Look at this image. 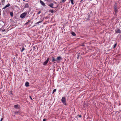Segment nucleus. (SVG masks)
<instances>
[{"label": "nucleus", "mask_w": 121, "mask_h": 121, "mask_svg": "<svg viewBox=\"0 0 121 121\" xmlns=\"http://www.w3.org/2000/svg\"><path fill=\"white\" fill-rule=\"evenodd\" d=\"M27 14V12H25L21 14L20 16V17L22 18H24L25 16Z\"/></svg>", "instance_id": "f257e3e1"}, {"label": "nucleus", "mask_w": 121, "mask_h": 121, "mask_svg": "<svg viewBox=\"0 0 121 121\" xmlns=\"http://www.w3.org/2000/svg\"><path fill=\"white\" fill-rule=\"evenodd\" d=\"M61 101L63 104L65 105H66V103L65 102L66 100L65 98L64 97H63L61 99Z\"/></svg>", "instance_id": "f03ea898"}, {"label": "nucleus", "mask_w": 121, "mask_h": 121, "mask_svg": "<svg viewBox=\"0 0 121 121\" xmlns=\"http://www.w3.org/2000/svg\"><path fill=\"white\" fill-rule=\"evenodd\" d=\"M115 32L117 34L121 33V30L120 29H117L115 30Z\"/></svg>", "instance_id": "7ed1b4c3"}, {"label": "nucleus", "mask_w": 121, "mask_h": 121, "mask_svg": "<svg viewBox=\"0 0 121 121\" xmlns=\"http://www.w3.org/2000/svg\"><path fill=\"white\" fill-rule=\"evenodd\" d=\"M62 59V58L60 56H59L57 57V58L56 59L57 62H58L60 60H61Z\"/></svg>", "instance_id": "20e7f679"}, {"label": "nucleus", "mask_w": 121, "mask_h": 121, "mask_svg": "<svg viewBox=\"0 0 121 121\" xmlns=\"http://www.w3.org/2000/svg\"><path fill=\"white\" fill-rule=\"evenodd\" d=\"M21 49L20 48V49H21V52H22L24 51L25 50V48L24 47V46L23 45H22L21 47Z\"/></svg>", "instance_id": "39448f33"}, {"label": "nucleus", "mask_w": 121, "mask_h": 121, "mask_svg": "<svg viewBox=\"0 0 121 121\" xmlns=\"http://www.w3.org/2000/svg\"><path fill=\"white\" fill-rule=\"evenodd\" d=\"M49 58H48L43 63V65H45L47 64L48 63V62L49 60Z\"/></svg>", "instance_id": "423d86ee"}, {"label": "nucleus", "mask_w": 121, "mask_h": 121, "mask_svg": "<svg viewBox=\"0 0 121 121\" xmlns=\"http://www.w3.org/2000/svg\"><path fill=\"white\" fill-rule=\"evenodd\" d=\"M40 4L43 6H46L45 4L42 0H40Z\"/></svg>", "instance_id": "0eeeda50"}, {"label": "nucleus", "mask_w": 121, "mask_h": 121, "mask_svg": "<svg viewBox=\"0 0 121 121\" xmlns=\"http://www.w3.org/2000/svg\"><path fill=\"white\" fill-rule=\"evenodd\" d=\"M14 107L15 108H16L17 109H18L19 108L20 106L18 105H14Z\"/></svg>", "instance_id": "6e6552de"}, {"label": "nucleus", "mask_w": 121, "mask_h": 121, "mask_svg": "<svg viewBox=\"0 0 121 121\" xmlns=\"http://www.w3.org/2000/svg\"><path fill=\"white\" fill-rule=\"evenodd\" d=\"M10 4H8L6 5L4 7H3L2 9H5L7 7L10 6Z\"/></svg>", "instance_id": "1a4fd4ad"}, {"label": "nucleus", "mask_w": 121, "mask_h": 121, "mask_svg": "<svg viewBox=\"0 0 121 121\" xmlns=\"http://www.w3.org/2000/svg\"><path fill=\"white\" fill-rule=\"evenodd\" d=\"M114 11L116 13L117 12V9L116 5H115L114 7Z\"/></svg>", "instance_id": "9d476101"}, {"label": "nucleus", "mask_w": 121, "mask_h": 121, "mask_svg": "<svg viewBox=\"0 0 121 121\" xmlns=\"http://www.w3.org/2000/svg\"><path fill=\"white\" fill-rule=\"evenodd\" d=\"M54 5V4L53 3H51L49 5V6L50 7H51L53 8V6Z\"/></svg>", "instance_id": "9b49d317"}, {"label": "nucleus", "mask_w": 121, "mask_h": 121, "mask_svg": "<svg viewBox=\"0 0 121 121\" xmlns=\"http://www.w3.org/2000/svg\"><path fill=\"white\" fill-rule=\"evenodd\" d=\"M29 83L28 82H26L25 83V85L26 86V87L28 86H29Z\"/></svg>", "instance_id": "f8f14e48"}, {"label": "nucleus", "mask_w": 121, "mask_h": 121, "mask_svg": "<svg viewBox=\"0 0 121 121\" xmlns=\"http://www.w3.org/2000/svg\"><path fill=\"white\" fill-rule=\"evenodd\" d=\"M52 62H54L55 61H57L56 60V59H55V58L53 57H52Z\"/></svg>", "instance_id": "ddd939ff"}, {"label": "nucleus", "mask_w": 121, "mask_h": 121, "mask_svg": "<svg viewBox=\"0 0 121 121\" xmlns=\"http://www.w3.org/2000/svg\"><path fill=\"white\" fill-rule=\"evenodd\" d=\"M29 7V5L28 4H26L25 6V7L26 8H28Z\"/></svg>", "instance_id": "4468645a"}, {"label": "nucleus", "mask_w": 121, "mask_h": 121, "mask_svg": "<svg viewBox=\"0 0 121 121\" xmlns=\"http://www.w3.org/2000/svg\"><path fill=\"white\" fill-rule=\"evenodd\" d=\"M71 34L73 36H75L76 35V34L75 33L73 32H72L71 33Z\"/></svg>", "instance_id": "2eb2a0df"}, {"label": "nucleus", "mask_w": 121, "mask_h": 121, "mask_svg": "<svg viewBox=\"0 0 121 121\" xmlns=\"http://www.w3.org/2000/svg\"><path fill=\"white\" fill-rule=\"evenodd\" d=\"M72 4L73 5L74 4L73 3L74 1L73 0H70Z\"/></svg>", "instance_id": "dca6fc26"}, {"label": "nucleus", "mask_w": 121, "mask_h": 121, "mask_svg": "<svg viewBox=\"0 0 121 121\" xmlns=\"http://www.w3.org/2000/svg\"><path fill=\"white\" fill-rule=\"evenodd\" d=\"M56 91V89H54L52 91V93H54V92H55Z\"/></svg>", "instance_id": "f3484780"}, {"label": "nucleus", "mask_w": 121, "mask_h": 121, "mask_svg": "<svg viewBox=\"0 0 121 121\" xmlns=\"http://www.w3.org/2000/svg\"><path fill=\"white\" fill-rule=\"evenodd\" d=\"M10 15L11 17H13V14L12 12H11L10 13Z\"/></svg>", "instance_id": "a211bd4d"}, {"label": "nucleus", "mask_w": 121, "mask_h": 121, "mask_svg": "<svg viewBox=\"0 0 121 121\" xmlns=\"http://www.w3.org/2000/svg\"><path fill=\"white\" fill-rule=\"evenodd\" d=\"M41 22V21H39L38 22H37L35 23L36 24H38Z\"/></svg>", "instance_id": "6ab92c4d"}, {"label": "nucleus", "mask_w": 121, "mask_h": 121, "mask_svg": "<svg viewBox=\"0 0 121 121\" xmlns=\"http://www.w3.org/2000/svg\"><path fill=\"white\" fill-rule=\"evenodd\" d=\"M117 45V43H116L114 45V47H113V48H115L116 47Z\"/></svg>", "instance_id": "aec40b11"}, {"label": "nucleus", "mask_w": 121, "mask_h": 121, "mask_svg": "<svg viewBox=\"0 0 121 121\" xmlns=\"http://www.w3.org/2000/svg\"><path fill=\"white\" fill-rule=\"evenodd\" d=\"M50 11L51 13H53L54 12V11L53 10H51Z\"/></svg>", "instance_id": "412c9836"}, {"label": "nucleus", "mask_w": 121, "mask_h": 121, "mask_svg": "<svg viewBox=\"0 0 121 121\" xmlns=\"http://www.w3.org/2000/svg\"><path fill=\"white\" fill-rule=\"evenodd\" d=\"M30 22V21H29L28 22L26 23L25 24L26 25H27V24H28V23L29 22Z\"/></svg>", "instance_id": "4be33fe9"}, {"label": "nucleus", "mask_w": 121, "mask_h": 121, "mask_svg": "<svg viewBox=\"0 0 121 121\" xmlns=\"http://www.w3.org/2000/svg\"><path fill=\"white\" fill-rule=\"evenodd\" d=\"M66 1V0H62V2L63 3H64Z\"/></svg>", "instance_id": "5701e85b"}, {"label": "nucleus", "mask_w": 121, "mask_h": 121, "mask_svg": "<svg viewBox=\"0 0 121 121\" xmlns=\"http://www.w3.org/2000/svg\"><path fill=\"white\" fill-rule=\"evenodd\" d=\"M41 13V12L39 11V12H38V13H37V14H39L40 13Z\"/></svg>", "instance_id": "b1692460"}, {"label": "nucleus", "mask_w": 121, "mask_h": 121, "mask_svg": "<svg viewBox=\"0 0 121 121\" xmlns=\"http://www.w3.org/2000/svg\"><path fill=\"white\" fill-rule=\"evenodd\" d=\"M20 112H16V113L18 114Z\"/></svg>", "instance_id": "393cba45"}, {"label": "nucleus", "mask_w": 121, "mask_h": 121, "mask_svg": "<svg viewBox=\"0 0 121 121\" xmlns=\"http://www.w3.org/2000/svg\"><path fill=\"white\" fill-rule=\"evenodd\" d=\"M30 98L32 100V98H31V96H30Z\"/></svg>", "instance_id": "a878e982"}, {"label": "nucleus", "mask_w": 121, "mask_h": 121, "mask_svg": "<svg viewBox=\"0 0 121 121\" xmlns=\"http://www.w3.org/2000/svg\"><path fill=\"white\" fill-rule=\"evenodd\" d=\"M2 118H1L0 120V121H2Z\"/></svg>", "instance_id": "bb28decb"}, {"label": "nucleus", "mask_w": 121, "mask_h": 121, "mask_svg": "<svg viewBox=\"0 0 121 121\" xmlns=\"http://www.w3.org/2000/svg\"><path fill=\"white\" fill-rule=\"evenodd\" d=\"M5 31V30H2V32H4Z\"/></svg>", "instance_id": "cd10ccee"}, {"label": "nucleus", "mask_w": 121, "mask_h": 121, "mask_svg": "<svg viewBox=\"0 0 121 121\" xmlns=\"http://www.w3.org/2000/svg\"><path fill=\"white\" fill-rule=\"evenodd\" d=\"M43 121H46V120H45V119H44L43 120Z\"/></svg>", "instance_id": "c85d7f7f"}, {"label": "nucleus", "mask_w": 121, "mask_h": 121, "mask_svg": "<svg viewBox=\"0 0 121 121\" xmlns=\"http://www.w3.org/2000/svg\"><path fill=\"white\" fill-rule=\"evenodd\" d=\"M79 117H81V115H79Z\"/></svg>", "instance_id": "c756f323"}, {"label": "nucleus", "mask_w": 121, "mask_h": 121, "mask_svg": "<svg viewBox=\"0 0 121 121\" xmlns=\"http://www.w3.org/2000/svg\"><path fill=\"white\" fill-rule=\"evenodd\" d=\"M82 0H82L80 2H82Z\"/></svg>", "instance_id": "7c9ffc66"}, {"label": "nucleus", "mask_w": 121, "mask_h": 121, "mask_svg": "<svg viewBox=\"0 0 121 121\" xmlns=\"http://www.w3.org/2000/svg\"><path fill=\"white\" fill-rule=\"evenodd\" d=\"M84 45H83V44L81 45V46H83Z\"/></svg>", "instance_id": "2f4dec72"}, {"label": "nucleus", "mask_w": 121, "mask_h": 121, "mask_svg": "<svg viewBox=\"0 0 121 121\" xmlns=\"http://www.w3.org/2000/svg\"><path fill=\"white\" fill-rule=\"evenodd\" d=\"M0 12H1V11H0V15H1V14L0 13Z\"/></svg>", "instance_id": "473e14b6"}, {"label": "nucleus", "mask_w": 121, "mask_h": 121, "mask_svg": "<svg viewBox=\"0 0 121 121\" xmlns=\"http://www.w3.org/2000/svg\"><path fill=\"white\" fill-rule=\"evenodd\" d=\"M23 1H25V0H23Z\"/></svg>", "instance_id": "72a5a7b5"}]
</instances>
